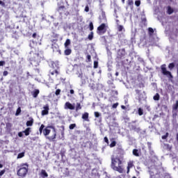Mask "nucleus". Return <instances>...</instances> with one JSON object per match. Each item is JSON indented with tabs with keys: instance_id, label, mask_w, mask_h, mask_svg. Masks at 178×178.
I'll return each instance as SVG.
<instances>
[{
	"instance_id": "f257e3e1",
	"label": "nucleus",
	"mask_w": 178,
	"mask_h": 178,
	"mask_svg": "<svg viewBox=\"0 0 178 178\" xmlns=\"http://www.w3.org/2000/svg\"><path fill=\"white\" fill-rule=\"evenodd\" d=\"M111 169L118 173H124V168L123 167V161L119 156L111 158Z\"/></svg>"
},
{
	"instance_id": "f03ea898",
	"label": "nucleus",
	"mask_w": 178,
	"mask_h": 178,
	"mask_svg": "<svg viewBox=\"0 0 178 178\" xmlns=\"http://www.w3.org/2000/svg\"><path fill=\"white\" fill-rule=\"evenodd\" d=\"M17 175L19 177H24L29 173V165L27 163H22L17 167Z\"/></svg>"
},
{
	"instance_id": "7ed1b4c3",
	"label": "nucleus",
	"mask_w": 178,
	"mask_h": 178,
	"mask_svg": "<svg viewBox=\"0 0 178 178\" xmlns=\"http://www.w3.org/2000/svg\"><path fill=\"white\" fill-rule=\"evenodd\" d=\"M107 30H108V24L105 23H102L97 27V34H98V35H104V34L106 33Z\"/></svg>"
},
{
	"instance_id": "20e7f679",
	"label": "nucleus",
	"mask_w": 178,
	"mask_h": 178,
	"mask_svg": "<svg viewBox=\"0 0 178 178\" xmlns=\"http://www.w3.org/2000/svg\"><path fill=\"white\" fill-rule=\"evenodd\" d=\"M161 72L163 76H166L168 79H173V75H172V72L168 71L166 69V64H163L161 66Z\"/></svg>"
},
{
	"instance_id": "39448f33",
	"label": "nucleus",
	"mask_w": 178,
	"mask_h": 178,
	"mask_svg": "<svg viewBox=\"0 0 178 178\" xmlns=\"http://www.w3.org/2000/svg\"><path fill=\"white\" fill-rule=\"evenodd\" d=\"M128 127L130 131H135L136 133H141V128L138 127L136 124L129 123Z\"/></svg>"
},
{
	"instance_id": "423d86ee",
	"label": "nucleus",
	"mask_w": 178,
	"mask_h": 178,
	"mask_svg": "<svg viewBox=\"0 0 178 178\" xmlns=\"http://www.w3.org/2000/svg\"><path fill=\"white\" fill-rule=\"evenodd\" d=\"M31 63L33 65V63H35V65H38L40 62H41V56H40L39 54H35L33 57L31 58Z\"/></svg>"
},
{
	"instance_id": "0eeeda50",
	"label": "nucleus",
	"mask_w": 178,
	"mask_h": 178,
	"mask_svg": "<svg viewBox=\"0 0 178 178\" xmlns=\"http://www.w3.org/2000/svg\"><path fill=\"white\" fill-rule=\"evenodd\" d=\"M57 12H58L60 16H62V15L69 14V12H67V8H66L65 6H59L57 8Z\"/></svg>"
},
{
	"instance_id": "6e6552de",
	"label": "nucleus",
	"mask_w": 178,
	"mask_h": 178,
	"mask_svg": "<svg viewBox=\"0 0 178 178\" xmlns=\"http://www.w3.org/2000/svg\"><path fill=\"white\" fill-rule=\"evenodd\" d=\"M49 113V104H46L43 106V110L42 111V116H45Z\"/></svg>"
},
{
	"instance_id": "1a4fd4ad",
	"label": "nucleus",
	"mask_w": 178,
	"mask_h": 178,
	"mask_svg": "<svg viewBox=\"0 0 178 178\" xmlns=\"http://www.w3.org/2000/svg\"><path fill=\"white\" fill-rule=\"evenodd\" d=\"M54 129V127L47 126L46 127V128L43 129V134L45 137H47V136H49V134L51 133V129Z\"/></svg>"
},
{
	"instance_id": "9d476101",
	"label": "nucleus",
	"mask_w": 178,
	"mask_h": 178,
	"mask_svg": "<svg viewBox=\"0 0 178 178\" xmlns=\"http://www.w3.org/2000/svg\"><path fill=\"white\" fill-rule=\"evenodd\" d=\"M65 109H70V111H74L75 109L74 105L72 104L70 102H67L64 105Z\"/></svg>"
},
{
	"instance_id": "9b49d317",
	"label": "nucleus",
	"mask_w": 178,
	"mask_h": 178,
	"mask_svg": "<svg viewBox=\"0 0 178 178\" xmlns=\"http://www.w3.org/2000/svg\"><path fill=\"white\" fill-rule=\"evenodd\" d=\"M117 154L120 155V158H123V156L124 155V149L122 147L117 148Z\"/></svg>"
},
{
	"instance_id": "f8f14e48",
	"label": "nucleus",
	"mask_w": 178,
	"mask_h": 178,
	"mask_svg": "<svg viewBox=\"0 0 178 178\" xmlns=\"http://www.w3.org/2000/svg\"><path fill=\"white\" fill-rule=\"evenodd\" d=\"M134 166V161H129L128 162V165L127 167V173H130V169Z\"/></svg>"
},
{
	"instance_id": "ddd939ff",
	"label": "nucleus",
	"mask_w": 178,
	"mask_h": 178,
	"mask_svg": "<svg viewBox=\"0 0 178 178\" xmlns=\"http://www.w3.org/2000/svg\"><path fill=\"white\" fill-rule=\"evenodd\" d=\"M132 154L134 155V156H140V154H141V149H134Z\"/></svg>"
},
{
	"instance_id": "4468645a",
	"label": "nucleus",
	"mask_w": 178,
	"mask_h": 178,
	"mask_svg": "<svg viewBox=\"0 0 178 178\" xmlns=\"http://www.w3.org/2000/svg\"><path fill=\"white\" fill-rule=\"evenodd\" d=\"M47 140L50 141H55V139L56 138V131L54 129V133L53 136H47Z\"/></svg>"
},
{
	"instance_id": "2eb2a0df",
	"label": "nucleus",
	"mask_w": 178,
	"mask_h": 178,
	"mask_svg": "<svg viewBox=\"0 0 178 178\" xmlns=\"http://www.w3.org/2000/svg\"><path fill=\"white\" fill-rule=\"evenodd\" d=\"M54 74H56V76H58V74H59V72L58 71V70H54L51 69L49 70V76H54Z\"/></svg>"
},
{
	"instance_id": "dca6fc26",
	"label": "nucleus",
	"mask_w": 178,
	"mask_h": 178,
	"mask_svg": "<svg viewBox=\"0 0 178 178\" xmlns=\"http://www.w3.org/2000/svg\"><path fill=\"white\" fill-rule=\"evenodd\" d=\"M111 143L109 145L110 148H113V147H116V140H115V138H112L110 139Z\"/></svg>"
},
{
	"instance_id": "f3484780",
	"label": "nucleus",
	"mask_w": 178,
	"mask_h": 178,
	"mask_svg": "<svg viewBox=\"0 0 178 178\" xmlns=\"http://www.w3.org/2000/svg\"><path fill=\"white\" fill-rule=\"evenodd\" d=\"M119 56L122 58L126 55V50L124 49H121L118 51Z\"/></svg>"
},
{
	"instance_id": "a211bd4d",
	"label": "nucleus",
	"mask_w": 178,
	"mask_h": 178,
	"mask_svg": "<svg viewBox=\"0 0 178 178\" xmlns=\"http://www.w3.org/2000/svg\"><path fill=\"white\" fill-rule=\"evenodd\" d=\"M22 133H24L25 136H30V133H31V128H26L24 131H22Z\"/></svg>"
},
{
	"instance_id": "6ab92c4d",
	"label": "nucleus",
	"mask_w": 178,
	"mask_h": 178,
	"mask_svg": "<svg viewBox=\"0 0 178 178\" xmlns=\"http://www.w3.org/2000/svg\"><path fill=\"white\" fill-rule=\"evenodd\" d=\"M38 94H40V90H38V89H35L32 92V95H33V98H37V97H38Z\"/></svg>"
},
{
	"instance_id": "aec40b11",
	"label": "nucleus",
	"mask_w": 178,
	"mask_h": 178,
	"mask_svg": "<svg viewBox=\"0 0 178 178\" xmlns=\"http://www.w3.org/2000/svg\"><path fill=\"white\" fill-rule=\"evenodd\" d=\"M34 124V119L31 118L30 120L26 122L27 127H30Z\"/></svg>"
},
{
	"instance_id": "412c9836",
	"label": "nucleus",
	"mask_w": 178,
	"mask_h": 178,
	"mask_svg": "<svg viewBox=\"0 0 178 178\" xmlns=\"http://www.w3.org/2000/svg\"><path fill=\"white\" fill-rule=\"evenodd\" d=\"M41 177H48V173H47V171L45 170H42L40 172Z\"/></svg>"
},
{
	"instance_id": "4be33fe9",
	"label": "nucleus",
	"mask_w": 178,
	"mask_h": 178,
	"mask_svg": "<svg viewBox=\"0 0 178 178\" xmlns=\"http://www.w3.org/2000/svg\"><path fill=\"white\" fill-rule=\"evenodd\" d=\"M82 119H83V120H86V122H88L90 120H88V113H84L82 115Z\"/></svg>"
},
{
	"instance_id": "5701e85b",
	"label": "nucleus",
	"mask_w": 178,
	"mask_h": 178,
	"mask_svg": "<svg viewBox=\"0 0 178 178\" xmlns=\"http://www.w3.org/2000/svg\"><path fill=\"white\" fill-rule=\"evenodd\" d=\"M174 12H175V10H173V8H172V7H170V6H168V10H167L168 15H172V13H173Z\"/></svg>"
},
{
	"instance_id": "b1692460",
	"label": "nucleus",
	"mask_w": 178,
	"mask_h": 178,
	"mask_svg": "<svg viewBox=\"0 0 178 178\" xmlns=\"http://www.w3.org/2000/svg\"><path fill=\"white\" fill-rule=\"evenodd\" d=\"M81 108H82L81 104L76 103V106L75 107L76 112H79V111H80Z\"/></svg>"
},
{
	"instance_id": "393cba45",
	"label": "nucleus",
	"mask_w": 178,
	"mask_h": 178,
	"mask_svg": "<svg viewBox=\"0 0 178 178\" xmlns=\"http://www.w3.org/2000/svg\"><path fill=\"white\" fill-rule=\"evenodd\" d=\"M177 109H178V100H177L175 104L172 105V111H177Z\"/></svg>"
},
{
	"instance_id": "a878e982",
	"label": "nucleus",
	"mask_w": 178,
	"mask_h": 178,
	"mask_svg": "<svg viewBox=\"0 0 178 178\" xmlns=\"http://www.w3.org/2000/svg\"><path fill=\"white\" fill-rule=\"evenodd\" d=\"M161 98V96L159 95V93H156V95L153 97V99L154 101H159Z\"/></svg>"
},
{
	"instance_id": "bb28decb",
	"label": "nucleus",
	"mask_w": 178,
	"mask_h": 178,
	"mask_svg": "<svg viewBox=\"0 0 178 178\" xmlns=\"http://www.w3.org/2000/svg\"><path fill=\"white\" fill-rule=\"evenodd\" d=\"M44 128L45 125H44V124H42L39 128L40 134H42V131H44Z\"/></svg>"
},
{
	"instance_id": "cd10ccee",
	"label": "nucleus",
	"mask_w": 178,
	"mask_h": 178,
	"mask_svg": "<svg viewBox=\"0 0 178 178\" xmlns=\"http://www.w3.org/2000/svg\"><path fill=\"white\" fill-rule=\"evenodd\" d=\"M88 38L90 41L92 40V39L94 38V32L91 31L88 36Z\"/></svg>"
},
{
	"instance_id": "c85d7f7f",
	"label": "nucleus",
	"mask_w": 178,
	"mask_h": 178,
	"mask_svg": "<svg viewBox=\"0 0 178 178\" xmlns=\"http://www.w3.org/2000/svg\"><path fill=\"white\" fill-rule=\"evenodd\" d=\"M64 54L66 56L70 55V54H72V49H65V51H64Z\"/></svg>"
},
{
	"instance_id": "c756f323",
	"label": "nucleus",
	"mask_w": 178,
	"mask_h": 178,
	"mask_svg": "<svg viewBox=\"0 0 178 178\" xmlns=\"http://www.w3.org/2000/svg\"><path fill=\"white\" fill-rule=\"evenodd\" d=\"M24 154H25L24 152H21V153H19L18 155H17V159H22V158H24Z\"/></svg>"
},
{
	"instance_id": "7c9ffc66",
	"label": "nucleus",
	"mask_w": 178,
	"mask_h": 178,
	"mask_svg": "<svg viewBox=\"0 0 178 178\" xmlns=\"http://www.w3.org/2000/svg\"><path fill=\"white\" fill-rule=\"evenodd\" d=\"M138 113L139 116H143V115H144V111L141 108H138Z\"/></svg>"
},
{
	"instance_id": "2f4dec72",
	"label": "nucleus",
	"mask_w": 178,
	"mask_h": 178,
	"mask_svg": "<svg viewBox=\"0 0 178 178\" xmlns=\"http://www.w3.org/2000/svg\"><path fill=\"white\" fill-rule=\"evenodd\" d=\"M168 69H170V70H173V69H175V64L173 63H171L168 65Z\"/></svg>"
},
{
	"instance_id": "473e14b6",
	"label": "nucleus",
	"mask_w": 178,
	"mask_h": 178,
	"mask_svg": "<svg viewBox=\"0 0 178 178\" xmlns=\"http://www.w3.org/2000/svg\"><path fill=\"white\" fill-rule=\"evenodd\" d=\"M70 44V39H67L64 45L65 48H67V46Z\"/></svg>"
},
{
	"instance_id": "72a5a7b5",
	"label": "nucleus",
	"mask_w": 178,
	"mask_h": 178,
	"mask_svg": "<svg viewBox=\"0 0 178 178\" xmlns=\"http://www.w3.org/2000/svg\"><path fill=\"white\" fill-rule=\"evenodd\" d=\"M89 30L90 31H92V30H94V24H92V22L89 24Z\"/></svg>"
},
{
	"instance_id": "f704fd0d",
	"label": "nucleus",
	"mask_w": 178,
	"mask_h": 178,
	"mask_svg": "<svg viewBox=\"0 0 178 178\" xmlns=\"http://www.w3.org/2000/svg\"><path fill=\"white\" fill-rule=\"evenodd\" d=\"M22 112V108H20V107H19L15 113V116H19V115H20V113Z\"/></svg>"
},
{
	"instance_id": "c9c22d12",
	"label": "nucleus",
	"mask_w": 178,
	"mask_h": 178,
	"mask_svg": "<svg viewBox=\"0 0 178 178\" xmlns=\"http://www.w3.org/2000/svg\"><path fill=\"white\" fill-rule=\"evenodd\" d=\"M127 3L129 6H133V5H134V0H128Z\"/></svg>"
},
{
	"instance_id": "e433bc0d",
	"label": "nucleus",
	"mask_w": 178,
	"mask_h": 178,
	"mask_svg": "<svg viewBox=\"0 0 178 178\" xmlns=\"http://www.w3.org/2000/svg\"><path fill=\"white\" fill-rule=\"evenodd\" d=\"M124 27H123V25H118V31H123V30H124Z\"/></svg>"
},
{
	"instance_id": "4c0bfd02",
	"label": "nucleus",
	"mask_w": 178,
	"mask_h": 178,
	"mask_svg": "<svg viewBox=\"0 0 178 178\" xmlns=\"http://www.w3.org/2000/svg\"><path fill=\"white\" fill-rule=\"evenodd\" d=\"M168 137H169V133L167 132L165 135L162 136L161 138L162 140H166Z\"/></svg>"
},
{
	"instance_id": "58836bf2",
	"label": "nucleus",
	"mask_w": 178,
	"mask_h": 178,
	"mask_svg": "<svg viewBox=\"0 0 178 178\" xmlns=\"http://www.w3.org/2000/svg\"><path fill=\"white\" fill-rule=\"evenodd\" d=\"M148 31H149V35H152V34H154V29H152V28H149V29H148Z\"/></svg>"
},
{
	"instance_id": "ea45409f",
	"label": "nucleus",
	"mask_w": 178,
	"mask_h": 178,
	"mask_svg": "<svg viewBox=\"0 0 178 178\" xmlns=\"http://www.w3.org/2000/svg\"><path fill=\"white\" fill-rule=\"evenodd\" d=\"M119 93L118 92V90H112L111 91V95L113 97H115V95H118Z\"/></svg>"
},
{
	"instance_id": "a19ab883",
	"label": "nucleus",
	"mask_w": 178,
	"mask_h": 178,
	"mask_svg": "<svg viewBox=\"0 0 178 178\" xmlns=\"http://www.w3.org/2000/svg\"><path fill=\"white\" fill-rule=\"evenodd\" d=\"M74 127H76V124H71L69 126L70 130H73V129H74Z\"/></svg>"
},
{
	"instance_id": "79ce46f5",
	"label": "nucleus",
	"mask_w": 178,
	"mask_h": 178,
	"mask_svg": "<svg viewBox=\"0 0 178 178\" xmlns=\"http://www.w3.org/2000/svg\"><path fill=\"white\" fill-rule=\"evenodd\" d=\"M135 5L136 6H140V5H141V1L140 0H136L135 1Z\"/></svg>"
},
{
	"instance_id": "37998d69",
	"label": "nucleus",
	"mask_w": 178,
	"mask_h": 178,
	"mask_svg": "<svg viewBox=\"0 0 178 178\" xmlns=\"http://www.w3.org/2000/svg\"><path fill=\"white\" fill-rule=\"evenodd\" d=\"M93 67H94V69H97L98 68V61H94Z\"/></svg>"
},
{
	"instance_id": "c03bdc74",
	"label": "nucleus",
	"mask_w": 178,
	"mask_h": 178,
	"mask_svg": "<svg viewBox=\"0 0 178 178\" xmlns=\"http://www.w3.org/2000/svg\"><path fill=\"white\" fill-rule=\"evenodd\" d=\"M86 62H91V56L90 54H88L87 56H86Z\"/></svg>"
},
{
	"instance_id": "a18cd8bd",
	"label": "nucleus",
	"mask_w": 178,
	"mask_h": 178,
	"mask_svg": "<svg viewBox=\"0 0 178 178\" xmlns=\"http://www.w3.org/2000/svg\"><path fill=\"white\" fill-rule=\"evenodd\" d=\"M101 116V114L98 111L95 112V118H99Z\"/></svg>"
},
{
	"instance_id": "49530a36",
	"label": "nucleus",
	"mask_w": 178,
	"mask_h": 178,
	"mask_svg": "<svg viewBox=\"0 0 178 178\" xmlns=\"http://www.w3.org/2000/svg\"><path fill=\"white\" fill-rule=\"evenodd\" d=\"M118 106H119V103H115L113 104L112 108L113 109H116V108H118Z\"/></svg>"
},
{
	"instance_id": "de8ad7c7",
	"label": "nucleus",
	"mask_w": 178,
	"mask_h": 178,
	"mask_svg": "<svg viewBox=\"0 0 178 178\" xmlns=\"http://www.w3.org/2000/svg\"><path fill=\"white\" fill-rule=\"evenodd\" d=\"M104 143H106V144L109 145V140L108 139V137H104Z\"/></svg>"
},
{
	"instance_id": "09e8293b",
	"label": "nucleus",
	"mask_w": 178,
	"mask_h": 178,
	"mask_svg": "<svg viewBox=\"0 0 178 178\" xmlns=\"http://www.w3.org/2000/svg\"><path fill=\"white\" fill-rule=\"evenodd\" d=\"M60 94V89H57L55 92L56 95H59Z\"/></svg>"
},
{
	"instance_id": "8fccbe9b",
	"label": "nucleus",
	"mask_w": 178,
	"mask_h": 178,
	"mask_svg": "<svg viewBox=\"0 0 178 178\" xmlns=\"http://www.w3.org/2000/svg\"><path fill=\"white\" fill-rule=\"evenodd\" d=\"M6 127H7V129H11V128H12V124L8 122V123L6 124Z\"/></svg>"
},
{
	"instance_id": "3c124183",
	"label": "nucleus",
	"mask_w": 178,
	"mask_h": 178,
	"mask_svg": "<svg viewBox=\"0 0 178 178\" xmlns=\"http://www.w3.org/2000/svg\"><path fill=\"white\" fill-rule=\"evenodd\" d=\"M85 12H90V7H88V5L85 7Z\"/></svg>"
},
{
	"instance_id": "603ef678",
	"label": "nucleus",
	"mask_w": 178,
	"mask_h": 178,
	"mask_svg": "<svg viewBox=\"0 0 178 178\" xmlns=\"http://www.w3.org/2000/svg\"><path fill=\"white\" fill-rule=\"evenodd\" d=\"M5 172H6L5 170L0 171V177H1V176H3V175H5Z\"/></svg>"
},
{
	"instance_id": "864d4df0",
	"label": "nucleus",
	"mask_w": 178,
	"mask_h": 178,
	"mask_svg": "<svg viewBox=\"0 0 178 178\" xmlns=\"http://www.w3.org/2000/svg\"><path fill=\"white\" fill-rule=\"evenodd\" d=\"M9 74V72L8 71H3V76H8Z\"/></svg>"
},
{
	"instance_id": "5fc2aeb1",
	"label": "nucleus",
	"mask_w": 178,
	"mask_h": 178,
	"mask_svg": "<svg viewBox=\"0 0 178 178\" xmlns=\"http://www.w3.org/2000/svg\"><path fill=\"white\" fill-rule=\"evenodd\" d=\"M0 5H1V6H3V8H5L6 5H5V2L2 1L0 0Z\"/></svg>"
},
{
	"instance_id": "6e6d98bb",
	"label": "nucleus",
	"mask_w": 178,
	"mask_h": 178,
	"mask_svg": "<svg viewBox=\"0 0 178 178\" xmlns=\"http://www.w3.org/2000/svg\"><path fill=\"white\" fill-rule=\"evenodd\" d=\"M4 65H5V61L4 60L0 61V66H3Z\"/></svg>"
},
{
	"instance_id": "4d7b16f0",
	"label": "nucleus",
	"mask_w": 178,
	"mask_h": 178,
	"mask_svg": "<svg viewBox=\"0 0 178 178\" xmlns=\"http://www.w3.org/2000/svg\"><path fill=\"white\" fill-rule=\"evenodd\" d=\"M32 37L33 38H37V33H33Z\"/></svg>"
},
{
	"instance_id": "13d9d810",
	"label": "nucleus",
	"mask_w": 178,
	"mask_h": 178,
	"mask_svg": "<svg viewBox=\"0 0 178 178\" xmlns=\"http://www.w3.org/2000/svg\"><path fill=\"white\" fill-rule=\"evenodd\" d=\"M102 15L104 19H106V17L105 16V12H102Z\"/></svg>"
},
{
	"instance_id": "bf43d9fd",
	"label": "nucleus",
	"mask_w": 178,
	"mask_h": 178,
	"mask_svg": "<svg viewBox=\"0 0 178 178\" xmlns=\"http://www.w3.org/2000/svg\"><path fill=\"white\" fill-rule=\"evenodd\" d=\"M18 136H19V137H23V132H19V133H18Z\"/></svg>"
},
{
	"instance_id": "052dcab7",
	"label": "nucleus",
	"mask_w": 178,
	"mask_h": 178,
	"mask_svg": "<svg viewBox=\"0 0 178 178\" xmlns=\"http://www.w3.org/2000/svg\"><path fill=\"white\" fill-rule=\"evenodd\" d=\"M176 116H177V113H173L172 118H176Z\"/></svg>"
},
{
	"instance_id": "680f3d73",
	"label": "nucleus",
	"mask_w": 178,
	"mask_h": 178,
	"mask_svg": "<svg viewBox=\"0 0 178 178\" xmlns=\"http://www.w3.org/2000/svg\"><path fill=\"white\" fill-rule=\"evenodd\" d=\"M70 94H74V90L73 89H71L70 90Z\"/></svg>"
},
{
	"instance_id": "e2e57ef3",
	"label": "nucleus",
	"mask_w": 178,
	"mask_h": 178,
	"mask_svg": "<svg viewBox=\"0 0 178 178\" xmlns=\"http://www.w3.org/2000/svg\"><path fill=\"white\" fill-rule=\"evenodd\" d=\"M136 94L139 95L140 94V90H136Z\"/></svg>"
},
{
	"instance_id": "0e129e2a",
	"label": "nucleus",
	"mask_w": 178,
	"mask_h": 178,
	"mask_svg": "<svg viewBox=\"0 0 178 178\" xmlns=\"http://www.w3.org/2000/svg\"><path fill=\"white\" fill-rule=\"evenodd\" d=\"M79 77H80V79H83V74H79Z\"/></svg>"
},
{
	"instance_id": "69168bd1",
	"label": "nucleus",
	"mask_w": 178,
	"mask_h": 178,
	"mask_svg": "<svg viewBox=\"0 0 178 178\" xmlns=\"http://www.w3.org/2000/svg\"><path fill=\"white\" fill-rule=\"evenodd\" d=\"M121 108H122V109H126V107H125V106H121Z\"/></svg>"
},
{
	"instance_id": "338daca9",
	"label": "nucleus",
	"mask_w": 178,
	"mask_h": 178,
	"mask_svg": "<svg viewBox=\"0 0 178 178\" xmlns=\"http://www.w3.org/2000/svg\"><path fill=\"white\" fill-rule=\"evenodd\" d=\"M176 140L178 141V133L176 134Z\"/></svg>"
},
{
	"instance_id": "774afa93",
	"label": "nucleus",
	"mask_w": 178,
	"mask_h": 178,
	"mask_svg": "<svg viewBox=\"0 0 178 178\" xmlns=\"http://www.w3.org/2000/svg\"><path fill=\"white\" fill-rule=\"evenodd\" d=\"M115 76H119V72H115Z\"/></svg>"
}]
</instances>
